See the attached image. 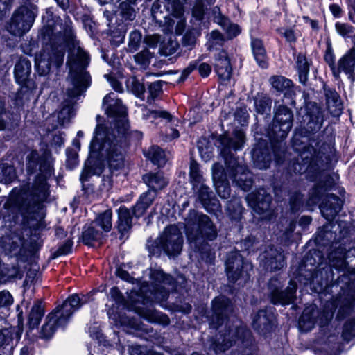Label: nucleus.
<instances>
[{
    "instance_id": "obj_55",
    "label": "nucleus",
    "mask_w": 355,
    "mask_h": 355,
    "mask_svg": "<svg viewBox=\"0 0 355 355\" xmlns=\"http://www.w3.org/2000/svg\"><path fill=\"white\" fill-rule=\"evenodd\" d=\"M162 91V83L160 81L151 83L148 85L149 96L147 98V101L151 103L161 94Z\"/></svg>"
},
{
    "instance_id": "obj_46",
    "label": "nucleus",
    "mask_w": 355,
    "mask_h": 355,
    "mask_svg": "<svg viewBox=\"0 0 355 355\" xmlns=\"http://www.w3.org/2000/svg\"><path fill=\"white\" fill-rule=\"evenodd\" d=\"M341 336L346 342L355 338V316L347 319L343 326Z\"/></svg>"
},
{
    "instance_id": "obj_43",
    "label": "nucleus",
    "mask_w": 355,
    "mask_h": 355,
    "mask_svg": "<svg viewBox=\"0 0 355 355\" xmlns=\"http://www.w3.org/2000/svg\"><path fill=\"white\" fill-rule=\"evenodd\" d=\"M43 315L44 310L42 306V304L40 302L36 301L33 304L28 315V324L30 327H37L40 323Z\"/></svg>"
},
{
    "instance_id": "obj_63",
    "label": "nucleus",
    "mask_w": 355,
    "mask_h": 355,
    "mask_svg": "<svg viewBox=\"0 0 355 355\" xmlns=\"http://www.w3.org/2000/svg\"><path fill=\"white\" fill-rule=\"evenodd\" d=\"M38 153L35 150H33L27 156V168L28 170H33L38 164Z\"/></svg>"
},
{
    "instance_id": "obj_56",
    "label": "nucleus",
    "mask_w": 355,
    "mask_h": 355,
    "mask_svg": "<svg viewBox=\"0 0 355 355\" xmlns=\"http://www.w3.org/2000/svg\"><path fill=\"white\" fill-rule=\"evenodd\" d=\"M227 35V40H231L239 36L241 32V27L236 23L230 22L228 26L225 28Z\"/></svg>"
},
{
    "instance_id": "obj_24",
    "label": "nucleus",
    "mask_w": 355,
    "mask_h": 355,
    "mask_svg": "<svg viewBox=\"0 0 355 355\" xmlns=\"http://www.w3.org/2000/svg\"><path fill=\"white\" fill-rule=\"evenodd\" d=\"M214 71L221 80H229L232 75V67L227 51L221 49L215 57Z\"/></svg>"
},
{
    "instance_id": "obj_5",
    "label": "nucleus",
    "mask_w": 355,
    "mask_h": 355,
    "mask_svg": "<svg viewBox=\"0 0 355 355\" xmlns=\"http://www.w3.org/2000/svg\"><path fill=\"white\" fill-rule=\"evenodd\" d=\"M184 220V223L179 222V254L184 243L180 229L184 228L187 242L198 261L214 264L216 252L210 243L218 237L216 225L209 216L194 209L189 211Z\"/></svg>"
},
{
    "instance_id": "obj_7",
    "label": "nucleus",
    "mask_w": 355,
    "mask_h": 355,
    "mask_svg": "<svg viewBox=\"0 0 355 355\" xmlns=\"http://www.w3.org/2000/svg\"><path fill=\"white\" fill-rule=\"evenodd\" d=\"M269 83L277 96L282 95L280 99L275 101L272 119L276 117L279 122H286L288 125L293 126L294 114L292 108L296 106L297 92L302 91L301 87L282 75L271 76Z\"/></svg>"
},
{
    "instance_id": "obj_3",
    "label": "nucleus",
    "mask_w": 355,
    "mask_h": 355,
    "mask_svg": "<svg viewBox=\"0 0 355 355\" xmlns=\"http://www.w3.org/2000/svg\"><path fill=\"white\" fill-rule=\"evenodd\" d=\"M232 134V137L227 132L212 133L211 135L225 167L218 162L212 166L213 184L217 194L223 199L229 198L231 194L228 176L243 191H249L254 184L253 174L248 166L242 164L234 154L244 146L245 133L241 129H235Z\"/></svg>"
},
{
    "instance_id": "obj_59",
    "label": "nucleus",
    "mask_w": 355,
    "mask_h": 355,
    "mask_svg": "<svg viewBox=\"0 0 355 355\" xmlns=\"http://www.w3.org/2000/svg\"><path fill=\"white\" fill-rule=\"evenodd\" d=\"M184 5H187L182 0H179V36L182 35L186 26V21L184 18Z\"/></svg>"
},
{
    "instance_id": "obj_25",
    "label": "nucleus",
    "mask_w": 355,
    "mask_h": 355,
    "mask_svg": "<svg viewBox=\"0 0 355 355\" xmlns=\"http://www.w3.org/2000/svg\"><path fill=\"white\" fill-rule=\"evenodd\" d=\"M293 55L295 60V68L298 75L299 82L306 86L309 80L310 68L312 65L311 59H308L306 53L299 52L295 46L292 47Z\"/></svg>"
},
{
    "instance_id": "obj_47",
    "label": "nucleus",
    "mask_w": 355,
    "mask_h": 355,
    "mask_svg": "<svg viewBox=\"0 0 355 355\" xmlns=\"http://www.w3.org/2000/svg\"><path fill=\"white\" fill-rule=\"evenodd\" d=\"M314 326V318L311 313H302L298 320V329L302 332L310 331Z\"/></svg>"
},
{
    "instance_id": "obj_2",
    "label": "nucleus",
    "mask_w": 355,
    "mask_h": 355,
    "mask_svg": "<svg viewBox=\"0 0 355 355\" xmlns=\"http://www.w3.org/2000/svg\"><path fill=\"white\" fill-rule=\"evenodd\" d=\"M103 104L107 116L114 119L115 129L110 130L103 125H96L89 145V157L80 175L82 182L92 175H101L104 164L112 172L124 166L125 136L130 127L126 107L112 92L104 97Z\"/></svg>"
},
{
    "instance_id": "obj_18",
    "label": "nucleus",
    "mask_w": 355,
    "mask_h": 355,
    "mask_svg": "<svg viewBox=\"0 0 355 355\" xmlns=\"http://www.w3.org/2000/svg\"><path fill=\"white\" fill-rule=\"evenodd\" d=\"M248 205L258 215H262L270 210L272 196L263 187H260L247 194Z\"/></svg>"
},
{
    "instance_id": "obj_1",
    "label": "nucleus",
    "mask_w": 355,
    "mask_h": 355,
    "mask_svg": "<svg viewBox=\"0 0 355 355\" xmlns=\"http://www.w3.org/2000/svg\"><path fill=\"white\" fill-rule=\"evenodd\" d=\"M304 105L297 111L301 119L300 126L295 128L291 141V147L298 154L300 159H293L287 170L290 177L304 175L311 182L320 184L325 192L331 191L334 185V180L330 174L323 178V153L315 147L314 135L318 132L323 121L320 106L309 100L308 94L304 92Z\"/></svg>"
},
{
    "instance_id": "obj_26",
    "label": "nucleus",
    "mask_w": 355,
    "mask_h": 355,
    "mask_svg": "<svg viewBox=\"0 0 355 355\" xmlns=\"http://www.w3.org/2000/svg\"><path fill=\"white\" fill-rule=\"evenodd\" d=\"M286 266V257L282 252L277 249H270L266 252L263 260V267L266 271L276 272Z\"/></svg>"
},
{
    "instance_id": "obj_57",
    "label": "nucleus",
    "mask_w": 355,
    "mask_h": 355,
    "mask_svg": "<svg viewBox=\"0 0 355 355\" xmlns=\"http://www.w3.org/2000/svg\"><path fill=\"white\" fill-rule=\"evenodd\" d=\"M121 15L125 20H133L135 17V12L132 7L128 3L122 2L120 4Z\"/></svg>"
},
{
    "instance_id": "obj_22",
    "label": "nucleus",
    "mask_w": 355,
    "mask_h": 355,
    "mask_svg": "<svg viewBox=\"0 0 355 355\" xmlns=\"http://www.w3.org/2000/svg\"><path fill=\"white\" fill-rule=\"evenodd\" d=\"M254 101V112L259 115L266 116L264 118L266 125L270 122L272 118L271 114V109L272 104V98L269 94L265 92H258L254 96L252 97Z\"/></svg>"
},
{
    "instance_id": "obj_53",
    "label": "nucleus",
    "mask_w": 355,
    "mask_h": 355,
    "mask_svg": "<svg viewBox=\"0 0 355 355\" xmlns=\"http://www.w3.org/2000/svg\"><path fill=\"white\" fill-rule=\"evenodd\" d=\"M234 119L242 126L247 125L249 119V114L247 111L246 106L236 107L234 114Z\"/></svg>"
},
{
    "instance_id": "obj_31",
    "label": "nucleus",
    "mask_w": 355,
    "mask_h": 355,
    "mask_svg": "<svg viewBox=\"0 0 355 355\" xmlns=\"http://www.w3.org/2000/svg\"><path fill=\"white\" fill-rule=\"evenodd\" d=\"M157 193L155 191H146L143 193L136 205L132 207V214L137 218L142 216L147 209L152 205Z\"/></svg>"
},
{
    "instance_id": "obj_38",
    "label": "nucleus",
    "mask_w": 355,
    "mask_h": 355,
    "mask_svg": "<svg viewBox=\"0 0 355 355\" xmlns=\"http://www.w3.org/2000/svg\"><path fill=\"white\" fill-rule=\"evenodd\" d=\"M338 65L345 74L355 70V47L350 48L339 60Z\"/></svg>"
},
{
    "instance_id": "obj_42",
    "label": "nucleus",
    "mask_w": 355,
    "mask_h": 355,
    "mask_svg": "<svg viewBox=\"0 0 355 355\" xmlns=\"http://www.w3.org/2000/svg\"><path fill=\"white\" fill-rule=\"evenodd\" d=\"M144 154L148 159L158 166H164L168 159L166 153L159 146H151Z\"/></svg>"
},
{
    "instance_id": "obj_40",
    "label": "nucleus",
    "mask_w": 355,
    "mask_h": 355,
    "mask_svg": "<svg viewBox=\"0 0 355 355\" xmlns=\"http://www.w3.org/2000/svg\"><path fill=\"white\" fill-rule=\"evenodd\" d=\"M144 181L151 189L148 191H155L162 189L166 184L167 181L161 173H150L144 176Z\"/></svg>"
},
{
    "instance_id": "obj_23",
    "label": "nucleus",
    "mask_w": 355,
    "mask_h": 355,
    "mask_svg": "<svg viewBox=\"0 0 355 355\" xmlns=\"http://www.w3.org/2000/svg\"><path fill=\"white\" fill-rule=\"evenodd\" d=\"M191 6H192V8H191V18L190 23L193 26H201L202 28H209L210 21L209 17H206L208 8L205 0H195Z\"/></svg>"
},
{
    "instance_id": "obj_54",
    "label": "nucleus",
    "mask_w": 355,
    "mask_h": 355,
    "mask_svg": "<svg viewBox=\"0 0 355 355\" xmlns=\"http://www.w3.org/2000/svg\"><path fill=\"white\" fill-rule=\"evenodd\" d=\"M326 50L324 54V60L329 67L336 65V56L334 53L331 42L328 39L326 42Z\"/></svg>"
},
{
    "instance_id": "obj_11",
    "label": "nucleus",
    "mask_w": 355,
    "mask_h": 355,
    "mask_svg": "<svg viewBox=\"0 0 355 355\" xmlns=\"http://www.w3.org/2000/svg\"><path fill=\"white\" fill-rule=\"evenodd\" d=\"M251 324L259 336L265 339H271L279 325L276 309L268 306L259 309L253 315Z\"/></svg>"
},
{
    "instance_id": "obj_41",
    "label": "nucleus",
    "mask_w": 355,
    "mask_h": 355,
    "mask_svg": "<svg viewBox=\"0 0 355 355\" xmlns=\"http://www.w3.org/2000/svg\"><path fill=\"white\" fill-rule=\"evenodd\" d=\"M142 118L146 120H149L153 123L157 119L165 120L166 123H170L172 120V116L170 113L165 110H150L146 107L141 108Z\"/></svg>"
},
{
    "instance_id": "obj_35",
    "label": "nucleus",
    "mask_w": 355,
    "mask_h": 355,
    "mask_svg": "<svg viewBox=\"0 0 355 355\" xmlns=\"http://www.w3.org/2000/svg\"><path fill=\"white\" fill-rule=\"evenodd\" d=\"M202 28L201 26H193L189 27L187 31L183 33L181 40V44L182 47L186 48L189 51L192 50L196 43V38L201 35Z\"/></svg>"
},
{
    "instance_id": "obj_30",
    "label": "nucleus",
    "mask_w": 355,
    "mask_h": 355,
    "mask_svg": "<svg viewBox=\"0 0 355 355\" xmlns=\"http://www.w3.org/2000/svg\"><path fill=\"white\" fill-rule=\"evenodd\" d=\"M225 210L230 220L238 223L242 219L245 209L242 205L241 199L233 197L227 201Z\"/></svg>"
},
{
    "instance_id": "obj_19",
    "label": "nucleus",
    "mask_w": 355,
    "mask_h": 355,
    "mask_svg": "<svg viewBox=\"0 0 355 355\" xmlns=\"http://www.w3.org/2000/svg\"><path fill=\"white\" fill-rule=\"evenodd\" d=\"M224 336L228 337L230 347L238 345L243 348H250L254 341L252 334L246 326H237L233 330L230 327H226Z\"/></svg>"
},
{
    "instance_id": "obj_64",
    "label": "nucleus",
    "mask_w": 355,
    "mask_h": 355,
    "mask_svg": "<svg viewBox=\"0 0 355 355\" xmlns=\"http://www.w3.org/2000/svg\"><path fill=\"white\" fill-rule=\"evenodd\" d=\"M218 9L219 10V12L218 16L214 17V21L218 24L220 26H221L223 29H225L227 24H229L231 22L230 19L227 16L220 12L219 8H218Z\"/></svg>"
},
{
    "instance_id": "obj_9",
    "label": "nucleus",
    "mask_w": 355,
    "mask_h": 355,
    "mask_svg": "<svg viewBox=\"0 0 355 355\" xmlns=\"http://www.w3.org/2000/svg\"><path fill=\"white\" fill-rule=\"evenodd\" d=\"M42 174L35 177L30 184L24 185L20 189L15 188L11 193L12 200L19 203L27 202L28 206L40 204L47 200L49 196L48 177L51 176L52 169L50 164L40 166Z\"/></svg>"
},
{
    "instance_id": "obj_52",
    "label": "nucleus",
    "mask_w": 355,
    "mask_h": 355,
    "mask_svg": "<svg viewBox=\"0 0 355 355\" xmlns=\"http://www.w3.org/2000/svg\"><path fill=\"white\" fill-rule=\"evenodd\" d=\"M335 28L338 34L343 38L351 37L350 34L353 33L355 31V28L353 26L347 23L339 21L335 24Z\"/></svg>"
},
{
    "instance_id": "obj_48",
    "label": "nucleus",
    "mask_w": 355,
    "mask_h": 355,
    "mask_svg": "<svg viewBox=\"0 0 355 355\" xmlns=\"http://www.w3.org/2000/svg\"><path fill=\"white\" fill-rule=\"evenodd\" d=\"M227 40V38L219 30H213L209 34L208 43L211 44L207 47V49L211 50V49L216 45L222 46Z\"/></svg>"
},
{
    "instance_id": "obj_44",
    "label": "nucleus",
    "mask_w": 355,
    "mask_h": 355,
    "mask_svg": "<svg viewBox=\"0 0 355 355\" xmlns=\"http://www.w3.org/2000/svg\"><path fill=\"white\" fill-rule=\"evenodd\" d=\"M112 212L110 209H107L100 214L93 224L100 227L105 232H110L112 227Z\"/></svg>"
},
{
    "instance_id": "obj_37",
    "label": "nucleus",
    "mask_w": 355,
    "mask_h": 355,
    "mask_svg": "<svg viewBox=\"0 0 355 355\" xmlns=\"http://www.w3.org/2000/svg\"><path fill=\"white\" fill-rule=\"evenodd\" d=\"M327 194L329 193L324 191V190L322 188L320 184L314 182V184L310 189L308 193V198L306 201V206H319L320 203H322V201L327 196Z\"/></svg>"
},
{
    "instance_id": "obj_13",
    "label": "nucleus",
    "mask_w": 355,
    "mask_h": 355,
    "mask_svg": "<svg viewBox=\"0 0 355 355\" xmlns=\"http://www.w3.org/2000/svg\"><path fill=\"white\" fill-rule=\"evenodd\" d=\"M146 246L152 255H158L163 250L168 257H175L178 250V226L166 227L156 241L148 240Z\"/></svg>"
},
{
    "instance_id": "obj_16",
    "label": "nucleus",
    "mask_w": 355,
    "mask_h": 355,
    "mask_svg": "<svg viewBox=\"0 0 355 355\" xmlns=\"http://www.w3.org/2000/svg\"><path fill=\"white\" fill-rule=\"evenodd\" d=\"M37 13V8L35 5H31L30 7L26 6L20 7L11 18L8 26V31L17 36L28 31L33 24Z\"/></svg>"
},
{
    "instance_id": "obj_62",
    "label": "nucleus",
    "mask_w": 355,
    "mask_h": 355,
    "mask_svg": "<svg viewBox=\"0 0 355 355\" xmlns=\"http://www.w3.org/2000/svg\"><path fill=\"white\" fill-rule=\"evenodd\" d=\"M196 69H198L199 75L202 78H207L211 73V67L209 64L206 62L200 63V61L198 60V64Z\"/></svg>"
},
{
    "instance_id": "obj_39",
    "label": "nucleus",
    "mask_w": 355,
    "mask_h": 355,
    "mask_svg": "<svg viewBox=\"0 0 355 355\" xmlns=\"http://www.w3.org/2000/svg\"><path fill=\"white\" fill-rule=\"evenodd\" d=\"M31 71V64L26 58H20L15 67V76L17 81L23 84Z\"/></svg>"
},
{
    "instance_id": "obj_20",
    "label": "nucleus",
    "mask_w": 355,
    "mask_h": 355,
    "mask_svg": "<svg viewBox=\"0 0 355 355\" xmlns=\"http://www.w3.org/2000/svg\"><path fill=\"white\" fill-rule=\"evenodd\" d=\"M344 205V200L334 193H329L324 197L318 207L322 217L327 220L333 221L338 215Z\"/></svg>"
},
{
    "instance_id": "obj_15",
    "label": "nucleus",
    "mask_w": 355,
    "mask_h": 355,
    "mask_svg": "<svg viewBox=\"0 0 355 355\" xmlns=\"http://www.w3.org/2000/svg\"><path fill=\"white\" fill-rule=\"evenodd\" d=\"M233 306L231 299L225 295L214 297L211 301L209 328L217 331L222 327L230 320Z\"/></svg>"
},
{
    "instance_id": "obj_49",
    "label": "nucleus",
    "mask_w": 355,
    "mask_h": 355,
    "mask_svg": "<svg viewBox=\"0 0 355 355\" xmlns=\"http://www.w3.org/2000/svg\"><path fill=\"white\" fill-rule=\"evenodd\" d=\"M275 31L282 37H284L285 40L291 44H295L297 42V37L293 28L279 27Z\"/></svg>"
},
{
    "instance_id": "obj_60",
    "label": "nucleus",
    "mask_w": 355,
    "mask_h": 355,
    "mask_svg": "<svg viewBox=\"0 0 355 355\" xmlns=\"http://www.w3.org/2000/svg\"><path fill=\"white\" fill-rule=\"evenodd\" d=\"M198 64V60H193L190 62L189 66L186 67L183 71H182L181 76L179 77V83L184 82L188 76L191 74V73L197 69Z\"/></svg>"
},
{
    "instance_id": "obj_61",
    "label": "nucleus",
    "mask_w": 355,
    "mask_h": 355,
    "mask_svg": "<svg viewBox=\"0 0 355 355\" xmlns=\"http://www.w3.org/2000/svg\"><path fill=\"white\" fill-rule=\"evenodd\" d=\"M209 349L213 350L216 354L225 352L227 347L223 342H220L218 339L212 338L210 343Z\"/></svg>"
},
{
    "instance_id": "obj_50",
    "label": "nucleus",
    "mask_w": 355,
    "mask_h": 355,
    "mask_svg": "<svg viewBox=\"0 0 355 355\" xmlns=\"http://www.w3.org/2000/svg\"><path fill=\"white\" fill-rule=\"evenodd\" d=\"M73 115V106L69 103L64 105L58 113V119L60 125L68 123Z\"/></svg>"
},
{
    "instance_id": "obj_36",
    "label": "nucleus",
    "mask_w": 355,
    "mask_h": 355,
    "mask_svg": "<svg viewBox=\"0 0 355 355\" xmlns=\"http://www.w3.org/2000/svg\"><path fill=\"white\" fill-rule=\"evenodd\" d=\"M189 175V182H185V184H184V186H187L189 188L193 187H197L198 184L204 183L205 182L202 176V174L201 173L199 164L193 157H191L190 159Z\"/></svg>"
},
{
    "instance_id": "obj_21",
    "label": "nucleus",
    "mask_w": 355,
    "mask_h": 355,
    "mask_svg": "<svg viewBox=\"0 0 355 355\" xmlns=\"http://www.w3.org/2000/svg\"><path fill=\"white\" fill-rule=\"evenodd\" d=\"M322 89L327 110L334 116H340L343 108L340 94L335 88L329 87L324 81H322Z\"/></svg>"
},
{
    "instance_id": "obj_32",
    "label": "nucleus",
    "mask_w": 355,
    "mask_h": 355,
    "mask_svg": "<svg viewBox=\"0 0 355 355\" xmlns=\"http://www.w3.org/2000/svg\"><path fill=\"white\" fill-rule=\"evenodd\" d=\"M118 222L117 227L121 236H124L132 227V214L130 209L121 206L117 211Z\"/></svg>"
},
{
    "instance_id": "obj_33",
    "label": "nucleus",
    "mask_w": 355,
    "mask_h": 355,
    "mask_svg": "<svg viewBox=\"0 0 355 355\" xmlns=\"http://www.w3.org/2000/svg\"><path fill=\"white\" fill-rule=\"evenodd\" d=\"M213 132H211V134ZM214 133L218 134L217 132H214ZM211 135H209V138L202 137L200 139L198 140L197 144L199 154L202 159L204 160L205 162H208L214 157V147L213 146L211 141L213 143L214 142L211 139ZM214 145L216 148H218L215 145V144H214ZM217 149L218 151L219 152L218 148Z\"/></svg>"
},
{
    "instance_id": "obj_17",
    "label": "nucleus",
    "mask_w": 355,
    "mask_h": 355,
    "mask_svg": "<svg viewBox=\"0 0 355 355\" xmlns=\"http://www.w3.org/2000/svg\"><path fill=\"white\" fill-rule=\"evenodd\" d=\"M64 46H60L55 48L52 46H46L41 51L35 55V68L41 76L47 74L51 64L60 66L64 60Z\"/></svg>"
},
{
    "instance_id": "obj_45",
    "label": "nucleus",
    "mask_w": 355,
    "mask_h": 355,
    "mask_svg": "<svg viewBox=\"0 0 355 355\" xmlns=\"http://www.w3.org/2000/svg\"><path fill=\"white\" fill-rule=\"evenodd\" d=\"M16 177V172L12 166L7 164L0 165V182L5 184L12 182Z\"/></svg>"
},
{
    "instance_id": "obj_12",
    "label": "nucleus",
    "mask_w": 355,
    "mask_h": 355,
    "mask_svg": "<svg viewBox=\"0 0 355 355\" xmlns=\"http://www.w3.org/2000/svg\"><path fill=\"white\" fill-rule=\"evenodd\" d=\"M182 188L184 191L181 193L189 195L193 191L196 197V202L209 214L218 216L221 213V204L213 190L205 182L200 184L197 187L189 188L187 186L180 185L179 180V190Z\"/></svg>"
},
{
    "instance_id": "obj_8",
    "label": "nucleus",
    "mask_w": 355,
    "mask_h": 355,
    "mask_svg": "<svg viewBox=\"0 0 355 355\" xmlns=\"http://www.w3.org/2000/svg\"><path fill=\"white\" fill-rule=\"evenodd\" d=\"M72 45L67 64L73 89L68 91V95L73 98L80 96L89 87L91 78L85 70L89 62L88 54L80 46L79 42L73 41Z\"/></svg>"
},
{
    "instance_id": "obj_29",
    "label": "nucleus",
    "mask_w": 355,
    "mask_h": 355,
    "mask_svg": "<svg viewBox=\"0 0 355 355\" xmlns=\"http://www.w3.org/2000/svg\"><path fill=\"white\" fill-rule=\"evenodd\" d=\"M58 313L54 311L48 315L46 322L42 326L41 334L44 338H51L59 327H64L67 324L66 319L58 316Z\"/></svg>"
},
{
    "instance_id": "obj_51",
    "label": "nucleus",
    "mask_w": 355,
    "mask_h": 355,
    "mask_svg": "<svg viewBox=\"0 0 355 355\" xmlns=\"http://www.w3.org/2000/svg\"><path fill=\"white\" fill-rule=\"evenodd\" d=\"M94 225L92 223V225L89 226L83 233V239L86 244H89L90 242L98 240L101 237V232L96 230Z\"/></svg>"
},
{
    "instance_id": "obj_58",
    "label": "nucleus",
    "mask_w": 355,
    "mask_h": 355,
    "mask_svg": "<svg viewBox=\"0 0 355 355\" xmlns=\"http://www.w3.org/2000/svg\"><path fill=\"white\" fill-rule=\"evenodd\" d=\"M128 87L138 97L144 94V86L135 78L128 81Z\"/></svg>"
},
{
    "instance_id": "obj_4",
    "label": "nucleus",
    "mask_w": 355,
    "mask_h": 355,
    "mask_svg": "<svg viewBox=\"0 0 355 355\" xmlns=\"http://www.w3.org/2000/svg\"><path fill=\"white\" fill-rule=\"evenodd\" d=\"M292 128L286 122H279L276 117L266 125L254 124V143L250 153L254 168L267 170L274 162L275 166L283 167L286 176L291 178L288 165L293 159H300L298 155L292 156L286 146V140Z\"/></svg>"
},
{
    "instance_id": "obj_27",
    "label": "nucleus",
    "mask_w": 355,
    "mask_h": 355,
    "mask_svg": "<svg viewBox=\"0 0 355 355\" xmlns=\"http://www.w3.org/2000/svg\"><path fill=\"white\" fill-rule=\"evenodd\" d=\"M250 47L257 64L262 69H267L269 67V58L263 41L261 38L252 37Z\"/></svg>"
},
{
    "instance_id": "obj_10",
    "label": "nucleus",
    "mask_w": 355,
    "mask_h": 355,
    "mask_svg": "<svg viewBox=\"0 0 355 355\" xmlns=\"http://www.w3.org/2000/svg\"><path fill=\"white\" fill-rule=\"evenodd\" d=\"M285 284L278 277L270 278L267 283L268 298L274 306H288L294 302L298 288L295 279H291L288 285L284 288Z\"/></svg>"
},
{
    "instance_id": "obj_14",
    "label": "nucleus",
    "mask_w": 355,
    "mask_h": 355,
    "mask_svg": "<svg viewBox=\"0 0 355 355\" xmlns=\"http://www.w3.org/2000/svg\"><path fill=\"white\" fill-rule=\"evenodd\" d=\"M225 266L230 283L235 284L239 280L245 283L250 279L249 270L252 266L239 252H234L228 254Z\"/></svg>"
},
{
    "instance_id": "obj_28",
    "label": "nucleus",
    "mask_w": 355,
    "mask_h": 355,
    "mask_svg": "<svg viewBox=\"0 0 355 355\" xmlns=\"http://www.w3.org/2000/svg\"><path fill=\"white\" fill-rule=\"evenodd\" d=\"M85 302V301H84L83 298H80L78 295L74 294L69 296L62 304V306L55 311L58 313V316L65 318L66 321L68 322L72 314Z\"/></svg>"
},
{
    "instance_id": "obj_6",
    "label": "nucleus",
    "mask_w": 355,
    "mask_h": 355,
    "mask_svg": "<svg viewBox=\"0 0 355 355\" xmlns=\"http://www.w3.org/2000/svg\"><path fill=\"white\" fill-rule=\"evenodd\" d=\"M347 266L346 261H342L340 266L324 268L316 273L311 282L313 292L324 295H333V288H340L338 300L340 304L336 315L338 321L347 318L355 306V285L350 275L345 273Z\"/></svg>"
},
{
    "instance_id": "obj_34",
    "label": "nucleus",
    "mask_w": 355,
    "mask_h": 355,
    "mask_svg": "<svg viewBox=\"0 0 355 355\" xmlns=\"http://www.w3.org/2000/svg\"><path fill=\"white\" fill-rule=\"evenodd\" d=\"M288 205L290 214L293 216H299L306 205L304 195L301 191H295L290 195Z\"/></svg>"
}]
</instances>
